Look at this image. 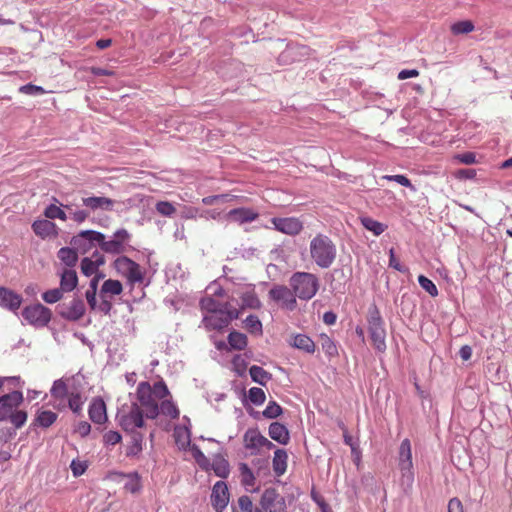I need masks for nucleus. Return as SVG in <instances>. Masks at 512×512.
Segmentation results:
<instances>
[{"instance_id":"ddd939ff","label":"nucleus","mask_w":512,"mask_h":512,"mask_svg":"<svg viewBox=\"0 0 512 512\" xmlns=\"http://www.w3.org/2000/svg\"><path fill=\"white\" fill-rule=\"evenodd\" d=\"M271 223L277 231L292 236L299 234L303 229L302 222L295 217H273Z\"/></svg>"},{"instance_id":"423d86ee","label":"nucleus","mask_w":512,"mask_h":512,"mask_svg":"<svg viewBox=\"0 0 512 512\" xmlns=\"http://www.w3.org/2000/svg\"><path fill=\"white\" fill-rule=\"evenodd\" d=\"M398 466L401 471V485L411 488L414 482L411 442L404 439L399 447Z\"/></svg>"},{"instance_id":"2eb2a0df","label":"nucleus","mask_w":512,"mask_h":512,"mask_svg":"<svg viewBox=\"0 0 512 512\" xmlns=\"http://www.w3.org/2000/svg\"><path fill=\"white\" fill-rule=\"evenodd\" d=\"M22 301L23 298L20 294L6 287H0V306L2 308L16 312L20 308Z\"/></svg>"},{"instance_id":"f3484780","label":"nucleus","mask_w":512,"mask_h":512,"mask_svg":"<svg viewBox=\"0 0 512 512\" xmlns=\"http://www.w3.org/2000/svg\"><path fill=\"white\" fill-rule=\"evenodd\" d=\"M88 414L90 420L96 424L107 421L106 404L102 398H93L89 406Z\"/></svg>"},{"instance_id":"6e6d98bb","label":"nucleus","mask_w":512,"mask_h":512,"mask_svg":"<svg viewBox=\"0 0 512 512\" xmlns=\"http://www.w3.org/2000/svg\"><path fill=\"white\" fill-rule=\"evenodd\" d=\"M183 433L186 435V442L182 443V447L185 448V445L189 446L192 456L195 460L202 457L204 455V453L201 451V449L196 444H191L190 430L188 428H185Z\"/></svg>"},{"instance_id":"f8f14e48","label":"nucleus","mask_w":512,"mask_h":512,"mask_svg":"<svg viewBox=\"0 0 512 512\" xmlns=\"http://www.w3.org/2000/svg\"><path fill=\"white\" fill-rule=\"evenodd\" d=\"M211 505L216 512H223L229 503V490L224 481H217L210 495Z\"/></svg>"},{"instance_id":"a18cd8bd","label":"nucleus","mask_w":512,"mask_h":512,"mask_svg":"<svg viewBox=\"0 0 512 512\" xmlns=\"http://www.w3.org/2000/svg\"><path fill=\"white\" fill-rule=\"evenodd\" d=\"M248 399L254 405H262L266 400V394L263 389L258 387H252L248 391Z\"/></svg>"},{"instance_id":"6e6552de","label":"nucleus","mask_w":512,"mask_h":512,"mask_svg":"<svg viewBox=\"0 0 512 512\" xmlns=\"http://www.w3.org/2000/svg\"><path fill=\"white\" fill-rule=\"evenodd\" d=\"M311 48L304 44L288 43L286 48L279 54L277 61L279 65H291L306 60L311 55Z\"/></svg>"},{"instance_id":"e2e57ef3","label":"nucleus","mask_w":512,"mask_h":512,"mask_svg":"<svg viewBox=\"0 0 512 512\" xmlns=\"http://www.w3.org/2000/svg\"><path fill=\"white\" fill-rule=\"evenodd\" d=\"M81 272L87 277L97 272V268L95 267V264L91 258L84 257L81 260Z\"/></svg>"},{"instance_id":"338daca9","label":"nucleus","mask_w":512,"mask_h":512,"mask_svg":"<svg viewBox=\"0 0 512 512\" xmlns=\"http://www.w3.org/2000/svg\"><path fill=\"white\" fill-rule=\"evenodd\" d=\"M122 436L118 431H108L103 435V442L105 445H116L120 443Z\"/></svg>"},{"instance_id":"a878e982","label":"nucleus","mask_w":512,"mask_h":512,"mask_svg":"<svg viewBox=\"0 0 512 512\" xmlns=\"http://www.w3.org/2000/svg\"><path fill=\"white\" fill-rule=\"evenodd\" d=\"M240 299L242 301V305L240 307L241 310L244 309H254L258 310L262 307V303L258 298L254 289L246 291L241 294Z\"/></svg>"},{"instance_id":"ea45409f","label":"nucleus","mask_w":512,"mask_h":512,"mask_svg":"<svg viewBox=\"0 0 512 512\" xmlns=\"http://www.w3.org/2000/svg\"><path fill=\"white\" fill-rule=\"evenodd\" d=\"M123 291L122 283L119 280H113L108 279L106 280L100 291V295L103 296L104 294L110 293L112 295H119Z\"/></svg>"},{"instance_id":"7c9ffc66","label":"nucleus","mask_w":512,"mask_h":512,"mask_svg":"<svg viewBox=\"0 0 512 512\" xmlns=\"http://www.w3.org/2000/svg\"><path fill=\"white\" fill-rule=\"evenodd\" d=\"M58 258L71 269L78 261V254L73 247H62L58 251Z\"/></svg>"},{"instance_id":"774afa93","label":"nucleus","mask_w":512,"mask_h":512,"mask_svg":"<svg viewBox=\"0 0 512 512\" xmlns=\"http://www.w3.org/2000/svg\"><path fill=\"white\" fill-rule=\"evenodd\" d=\"M232 364L235 367V371L239 376L245 374L247 368V362L241 355H235L232 359Z\"/></svg>"},{"instance_id":"c9c22d12","label":"nucleus","mask_w":512,"mask_h":512,"mask_svg":"<svg viewBox=\"0 0 512 512\" xmlns=\"http://www.w3.org/2000/svg\"><path fill=\"white\" fill-rule=\"evenodd\" d=\"M200 308L202 311H206L209 313L220 314L224 310L222 309V305L218 301H216L213 297L207 296L203 297L199 302Z\"/></svg>"},{"instance_id":"0e129e2a","label":"nucleus","mask_w":512,"mask_h":512,"mask_svg":"<svg viewBox=\"0 0 512 512\" xmlns=\"http://www.w3.org/2000/svg\"><path fill=\"white\" fill-rule=\"evenodd\" d=\"M222 309L224 311L220 314L225 316L228 323L240 317L241 309L232 308L228 303L223 304Z\"/></svg>"},{"instance_id":"9b49d317","label":"nucleus","mask_w":512,"mask_h":512,"mask_svg":"<svg viewBox=\"0 0 512 512\" xmlns=\"http://www.w3.org/2000/svg\"><path fill=\"white\" fill-rule=\"evenodd\" d=\"M23 400V393L19 390L0 396V421H7L8 417L22 404Z\"/></svg>"},{"instance_id":"8fccbe9b","label":"nucleus","mask_w":512,"mask_h":512,"mask_svg":"<svg viewBox=\"0 0 512 512\" xmlns=\"http://www.w3.org/2000/svg\"><path fill=\"white\" fill-rule=\"evenodd\" d=\"M27 412L24 410H15L8 420L14 425L16 429L21 428L27 421Z\"/></svg>"},{"instance_id":"c03bdc74","label":"nucleus","mask_w":512,"mask_h":512,"mask_svg":"<svg viewBox=\"0 0 512 512\" xmlns=\"http://www.w3.org/2000/svg\"><path fill=\"white\" fill-rule=\"evenodd\" d=\"M474 30V24L470 20L458 21L451 26L454 35L467 34Z\"/></svg>"},{"instance_id":"412c9836","label":"nucleus","mask_w":512,"mask_h":512,"mask_svg":"<svg viewBox=\"0 0 512 512\" xmlns=\"http://www.w3.org/2000/svg\"><path fill=\"white\" fill-rule=\"evenodd\" d=\"M57 418L58 414L51 410H38L31 427L49 428Z\"/></svg>"},{"instance_id":"2f4dec72","label":"nucleus","mask_w":512,"mask_h":512,"mask_svg":"<svg viewBox=\"0 0 512 512\" xmlns=\"http://www.w3.org/2000/svg\"><path fill=\"white\" fill-rule=\"evenodd\" d=\"M119 475L121 477H126L128 478V481L125 483L124 485V488L126 491L132 493V494H136L138 492H140L142 486H141V483H140V475L138 474V472H130V473H119Z\"/></svg>"},{"instance_id":"c756f323","label":"nucleus","mask_w":512,"mask_h":512,"mask_svg":"<svg viewBox=\"0 0 512 512\" xmlns=\"http://www.w3.org/2000/svg\"><path fill=\"white\" fill-rule=\"evenodd\" d=\"M249 374L253 382L265 386L272 379V374L260 366L252 365Z\"/></svg>"},{"instance_id":"20e7f679","label":"nucleus","mask_w":512,"mask_h":512,"mask_svg":"<svg viewBox=\"0 0 512 512\" xmlns=\"http://www.w3.org/2000/svg\"><path fill=\"white\" fill-rule=\"evenodd\" d=\"M367 323L372 346L378 352H385L387 348L385 323L375 304L368 308Z\"/></svg>"},{"instance_id":"f257e3e1","label":"nucleus","mask_w":512,"mask_h":512,"mask_svg":"<svg viewBox=\"0 0 512 512\" xmlns=\"http://www.w3.org/2000/svg\"><path fill=\"white\" fill-rule=\"evenodd\" d=\"M80 237L87 240L91 248L98 245L99 248L107 254L118 255L128 250H134L129 244L132 235L125 228L116 230L109 240H106L103 233L95 230H83L80 232Z\"/></svg>"},{"instance_id":"49530a36","label":"nucleus","mask_w":512,"mask_h":512,"mask_svg":"<svg viewBox=\"0 0 512 512\" xmlns=\"http://www.w3.org/2000/svg\"><path fill=\"white\" fill-rule=\"evenodd\" d=\"M65 293L60 287L47 290L42 294V299L48 304H54L63 298Z\"/></svg>"},{"instance_id":"37998d69","label":"nucleus","mask_w":512,"mask_h":512,"mask_svg":"<svg viewBox=\"0 0 512 512\" xmlns=\"http://www.w3.org/2000/svg\"><path fill=\"white\" fill-rule=\"evenodd\" d=\"M239 471L241 474V483L244 486H253L255 484V475L251 468L246 463L239 464Z\"/></svg>"},{"instance_id":"5fc2aeb1","label":"nucleus","mask_w":512,"mask_h":512,"mask_svg":"<svg viewBox=\"0 0 512 512\" xmlns=\"http://www.w3.org/2000/svg\"><path fill=\"white\" fill-rule=\"evenodd\" d=\"M252 464L257 469V475L266 476L270 472V462L268 458H257L252 461Z\"/></svg>"},{"instance_id":"052dcab7","label":"nucleus","mask_w":512,"mask_h":512,"mask_svg":"<svg viewBox=\"0 0 512 512\" xmlns=\"http://www.w3.org/2000/svg\"><path fill=\"white\" fill-rule=\"evenodd\" d=\"M384 179L388 181H394L404 187L410 188L412 191H416V187L411 183V181L405 176L401 174L397 175H386L384 176Z\"/></svg>"},{"instance_id":"72a5a7b5","label":"nucleus","mask_w":512,"mask_h":512,"mask_svg":"<svg viewBox=\"0 0 512 512\" xmlns=\"http://www.w3.org/2000/svg\"><path fill=\"white\" fill-rule=\"evenodd\" d=\"M360 221L363 227L368 231H371L375 236L381 235L387 228L385 224L378 222L368 216L361 217Z\"/></svg>"},{"instance_id":"a19ab883","label":"nucleus","mask_w":512,"mask_h":512,"mask_svg":"<svg viewBox=\"0 0 512 512\" xmlns=\"http://www.w3.org/2000/svg\"><path fill=\"white\" fill-rule=\"evenodd\" d=\"M244 325L251 334L261 335L263 332L262 323L256 315L251 314L247 316L244 320Z\"/></svg>"},{"instance_id":"7ed1b4c3","label":"nucleus","mask_w":512,"mask_h":512,"mask_svg":"<svg viewBox=\"0 0 512 512\" xmlns=\"http://www.w3.org/2000/svg\"><path fill=\"white\" fill-rule=\"evenodd\" d=\"M289 285L296 297L304 301L312 299L320 287L318 277L309 272L293 273L289 279Z\"/></svg>"},{"instance_id":"9d476101","label":"nucleus","mask_w":512,"mask_h":512,"mask_svg":"<svg viewBox=\"0 0 512 512\" xmlns=\"http://www.w3.org/2000/svg\"><path fill=\"white\" fill-rule=\"evenodd\" d=\"M271 300L281 303V306L289 311H293L297 306L296 295L292 288L285 285H274L268 292Z\"/></svg>"},{"instance_id":"c85d7f7f","label":"nucleus","mask_w":512,"mask_h":512,"mask_svg":"<svg viewBox=\"0 0 512 512\" xmlns=\"http://www.w3.org/2000/svg\"><path fill=\"white\" fill-rule=\"evenodd\" d=\"M263 435L258 429H248L243 437L245 448L248 450H255L260 447V443L263 442Z\"/></svg>"},{"instance_id":"58836bf2","label":"nucleus","mask_w":512,"mask_h":512,"mask_svg":"<svg viewBox=\"0 0 512 512\" xmlns=\"http://www.w3.org/2000/svg\"><path fill=\"white\" fill-rule=\"evenodd\" d=\"M53 201L54 203L48 205L45 210H44V216L46 218H48L49 220H53V219H60V220H66L67 219V215L66 213L59 207L56 205V203H58V200L57 198L53 197Z\"/></svg>"},{"instance_id":"79ce46f5","label":"nucleus","mask_w":512,"mask_h":512,"mask_svg":"<svg viewBox=\"0 0 512 512\" xmlns=\"http://www.w3.org/2000/svg\"><path fill=\"white\" fill-rule=\"evenodd\" d=\"M283 414V408L274 400L269 401L267 407L262 411L266 419H276Z\"/></svg>"},{"instance_id":"39448f33","label":"nucleus","mask_w":512,"mask_h":512,"mask_svg":"<svg viewBox=\"0 0 512 512\" xmlns=\"http://www.w3.org/2000/svg\"><path fill=\"white\" fill-rule=\"evenodd\" d=\"M119 255L120 256L117 257L112 264L117 273L125 277L131 285L143 283L144 272L142 271L141 266L129 257L121 254Z\"/></svg>"},{"instance_id":"4d7b16f0","label":"nucleus","mask_w":512,"mask_h":512,"mask_svg":"<svg viewBox=\"0 0 512 512\" xmlns=\"http://www.w3.org/2000/svg\"><path fill=\"white\" fill-rule=\"evenodd\" d=\"M238 506L242 512H262L261 509H253V503L248 495H242L238 499Z\"/></svg>"},{"instance_id":"f03ea898","label":"nucleus","mask_w":512,"mask_h":512,"mask_svg":"<svg viewBox=\"0 0 512 512\" xmlns=\"http://www.w3.org/2000/svg\"><path fill=\"white\" fill-rule=\"evenodd\" d=\"M309 250L311 259L322 269L330 268L337 257L335 243L330 237L321 233L310 241Z\"/></svg>"},{"instance_id":"de8ad7c7","label":"nucleus","mask_w":512,"mask_h":512,"mask_svg":"<svg viewBox=\"0 0 512 512\" xmlns=\"http://www.w3.org/2000/svg\"><path fill=\"white\" fill-rule=\"evenodd\" d=\"M418 283L422 289H424L430 296L436 297L438 295V289L432 280L424 275L418 276Z\"/></svg>"},{"instance_id":"1a4fd4ad","label":"nucleus","mask_w":512,"mask_h":512,"mask_svg":"<svg viewBox=\"0 0 512 512\" xmlns=\"http://www.w3.org/2000/svg\"><path fill=\"white\" fill-rule=\"evenodd\" d=\"M137 399L145 409V416L149 419H155L159 415V406L152 394V387L149 382H140L137 386Z\"/></svg>"},{"instance_id":"dca6fc26","label":"nucleus","mask_w":512,"mask_h":512,"mask_svg":"<svg viewBox=\"0 0 512 512\" xmlns=\"http://www.w3.org/2000/svg\"><path fill=\"white\" fill-rule=\"evenodd\" d=\"M259 217L258 212L251 208L240 207L230 210L226 214V218L229 221L236 222L239 224L249 223L255 221Z\"/></svg>"},{"instance_id":"393cba45","label":"nucleus","mask_w":512,"mask_h":512,"mask_svg":"<svg viewBox=\"0 0 512 512\" xmlns=\"http://www.w3.org/2000/svg\"><path fill=\"white\" fill-rule=\"evenodd\" d=\"M130 444L126 448L127 457H137L142 452L144 436L141 432H133L129 434Z\"/></svg>"},{"instance_id":"5701e85b","label":"nucleus","mask_w":512,"mask_h":512,"mask_svg":"<svg viewBox=\"0 0 512 512\" xmlns=\"http://www.w3.org/2000/svg\"><path fill=\"white\" fill-rule=\"evenodd\" d=\"M288 455L286 450L277 448L272 460L273 470L277 476L283 475L287 470Z\"/></svg>"},{"instance_id":"bf43d9fd","label":"nucleus","mask_w":512,"mask_h":512,"mask_svg":"<svg viewBox=\"0 0 512 512\" xmlns=\"http://www.w3.org/2000/svg\"><path fill=\"white\" fill-rule=\"evenodd\" d=\"M453 160L458 163L465 164V165H471V164L477 163L476 154L474 152H470V151L465 152V153L455 154L453 156Z\"/></svg>"},{"instance_id":"4468645a","label":"nucleus","mask_w":512,"mask_h":512,"mask_svg":"<svg viewBox=\"0 0 512 512\" xmlns=\"http://www.w3.org/2000/svg\"><path fill=\"white\" fill-rule=\"evenodd\" d=\"M62 309L58 312L59 315L68 321H78L80 320L86 311L84 301L80 298H73L68 306L62 305L60 306Z\"/></svg>"},{"instance_id":"4c0bfd02","label":"nucleus","mask_w":512,"mask_h":512,"mask_svg":"<svg viewBox=\"0 0 512 512\" xmlns=\"http://www.w3.org/2000/svg\"><path fill=\"white\" fill-rule=\"evenodd\" d=\"M203 323L206 327L211 328L213 330H222L223 328L229 325L224 315L217 316H205L203 318Z\"/></svg>"},{"instance_id":"09e8293b","label":"nucleus","mask_w":512,"mask_h":512,"mask_svg":"<svg viewBox=\"0 0 512 512\" xmlns=\"http://www.w3.org/2000/svg\"><path fill=\"white\" fill-rule=\"evenodd\" d=\"M70 244L77 252L79 251L82 254L89 252L91 249L87 240L80 237V233L71 238Z\"/></svg>"},{"instance_id":"aec40b11","label":"nucleus","mask_w":512,"mask_h":512,"mask_svg":"<svg viewBox=\"0 0 512 512\" xmlns=\"http://www.w3.org/2000/svg\"><path fill=\"white\" fill-rule=\"evenodd\" d=\"M269 436L279 444L286 445L290 441L288 428L280 422H272L269 426Z\"/></svg>"},{"instance_id":"4be33fe9","label":"nucleus","mask_w":512,"mask_h":512,"mask_svg":"<svg viewBox=\"0 0 512 512\" xmlns=\"http://www.w3.org/2000/svg\"><path fill=\"white\" fill-rule=\"evenodd\" d=\"M78 285V276L73 269H64L60 274V288L64 292L73 291Z\"/></svg>"},{"instance_id":"0eeeda50","label":"nucleus","mask_w":512,"mask_h":512,"mask_svg":"<svg viewBox=\"0 0 512 512\" xmlns=\"http://www.w3.org/2000/svg\"><path fill=\"white\" fill-rule=\"evenodd\" d=\"M21 315L28 324L35 328L46 327L52 319V311L41 303L26 306Z\"/></svg>"},{"instance_id":"69168bd1","label":"nucleus","mask_w":512,"mask_h":512,"mask_svg":"<svg viewBox=\"0 0 512 512\" xmlns=\"http://www.w3.org/2000/svg\"><path fill=\"white\" fill-rule=\"evenodd\" d=\"M70 468H71L73 476L79 477V476H81V475H83L85 473V471L87 470L88 466H87L85 461H80L78 459H73L71 464H70Z\"/></svg>"},{"instance_id":"864d4df0","label":"nucleus","mask_w":512,"mask_h":512,"mask_svg":"<svg viewBox=\"0 0 512 512\" xmlns=\"http://www.w3.org/2000/svg\"><path fill=\"white\" fill-rule=\"evenodd\" d=\"M82 399L81 394L79 392L76 393H70L69 399H68V405L69 408L77 415L81 413L82 410Z\"/></svg>"},{"instance_id":"6ab92c4d","label":"nucleus","mask_w":512,"mask_h":512,"mask_svg":"<svg viewBox=\"0 0 512 512\" xmlns=\"http://www.w3.org/2000/svg\"><path fill=\"white\" fill-rule=\"evenodd\" d=\"M82 203L85 207L93 211L98 209L103 211H112L114 206V201L112 199L102 196L82 198Z\"/></svg>"},{"instance_id":"b1692460","label":"nucleus","mask_w":512,"mask_h":512,"mask_svg":"<svg viewBox=\"0 0 512 512\" xmlns=\"http://www.w3.org/2000/svg\"><path fill=\"white\" fill-rule=\"evenodd\" d=\"M210 470H213L216 476L225 479L229 476L230 465L221 454H216L211 463Z\"/></svg>"},{"instance_id":"e433bc0d","label":"nucleus","mask_w":512,"mask_h":512,"mask_svg":"<svg viewBox=\"0 0 512 512\" xmlns=\"http://www.w3.org/2000/svg\"><path fill=\"white\" fill-rule=\"evenodd\" d=\"M120 427L128 434L139 432L134 429V403L131 405L130 411L119 417Z\"/></svg>"},{"instance_id":"a211bd4d","label":"nucleus","mask_w":512,"mask_h":512,"mask_svg":"<svg viewBox=\"0 0 512 512\" xmlns=\"http://www.w3.org/2000/svg\"><path fill=\"white\" fill-rule=\"evenodd\" d=\"M32 230L37 236L43 239L58 235L56 224L48 218L35 220L32 224Z\"/></svg>"},{"instance_id":"473e14b6","label":"nucleus","mask_w":512,"mask_h":512,"mask_svg":"<svg viewBox=\"0 0 512 512\" xmlns=\"http://www.w3.org/2000/svg\"><path fill=\"white\" fill-rule=\"evenodd\" d=\"M227 339L230 347L235 350H243L248 344L247 336L238 331L230 332Z\"/></svg>"},{"instance_id":"13d9d810","label":"nucleus","mask_w":512,"mask_h":512,"mask_svg":"<svg viewBox=\"0 0 512 512\" xmlns=\"http://www.w3.org/2000/svg\"><path fill=\"white\" fill-rule=\"evenodd\" d=\"M156 211L163 216L171 217L176 212V209L168 201H159L156 203Z\"/></svg>"},{"instance_id":"3c124183","label":"nucleus","mask_w":512,"mask_h":512,"mask_svg":"<svg viewBox=\"0 0 512 512\" xmlns=\"http://www.w3.org/2000/svg\"><path fill=\"white\" fill-rule=\"evenodd\" d=\"M160 408L164 415L170 416L172 419H177L179 417V409L172 401L163 400Z\"/></svg>"},{"instance_id":"680f3d73","label":"nucleus","mask_w":512,"mask_h":512,"mask_svg":"<svg viewBox=\"0 0 512 512\" xmlns=\"http://www.w3.org/2000/svg\"><path fill=\"white\" fill-rule=\"evenodd\" d=\"M152 394L158 399H164L170 394V392L165 382L163 380H160L154 383L152 388Z\"/></svg>"},{"instance_id":"f704fd0d","label":"nucleus","mask_w":512,"mask_h":512,"mask_svg":"<svg viewBox=\"0 0 512 512\" xmlns=\"http://www.w3.org/2000/svg\"><path fill=\"white\" fill-rule=\"evenodd\" d=\"M50 394L57 400H64L67 396L70 395L68 386L63 379H58L53 382V385L50 389Z\"/></svg>"},{"instance_id":"603ef678","label":"nucleus","mask_w":512,"mask_h":512,"mask_svg":"<svg viewBox=\"0 0 512 512\" xmlns=\"http://www.w3.org/2000/svg\"><path fill=\"white\" fill-rule=\"evenodd\" d=\"M321 346L324 352L329 356L333 357L338 354V350L334 341L327 335H322Z\"/></svg>"},{"instance_id":"cd10ccee","label":"nucleus","mask_w":512,"mask_h":512,"mask_svg":"<svg viewBox=\"0 0 512 512\" xmlns=\"http://www.w3.org/2000/svg\"><path fill=\"white\" fill-rule=\"evenodd\" d=\"M292 346L309 354L314 353L316 348L314 341L305 334L294 336Z\"/></svg>"},{"instance_id":"bb28decb","label":"nucleus","mask_w":512,"mask_h":512,"mask_svg":"<svg viewBox=\"0 0 512 512\" xmlns=\"http://www.w3.org/2000/svg\"><path fill=\"white\" fill-rule=\"evenodd\" d=\"M279 498L282 497L279 495L275 488L270 487L265 489L260 499V509L262 510V512L268 511V509L275 506Z\"/></svg>"}]
</instances>
